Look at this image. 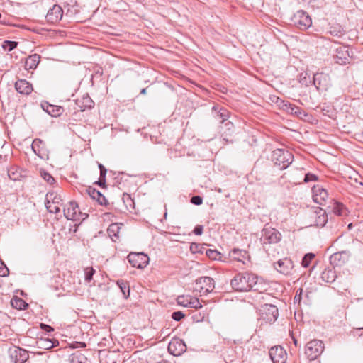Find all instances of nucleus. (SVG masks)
Here are the masks:
<instances>
[{"instance_id":"obj_50","label":"nucleus","mask_w":363,"mask_h":363,"mask_svg":"<svg viewBox=\"0 0 363 363\" xmlns=\"http://www.w3.org/2000/svg\"><path fill=\"white\" fill-rule=\"evenodd\" d=\"M294 114L299 117H302V116H308V114L306 113V112L303 109H301L298 107H297L296 110L294 112Z\"/></svg>"},{"instance_id":"obj_58","label":"nucleus","mask_w":363,"mask_h":363,"mask_svg":"<svg viewBox=\"0 0 363 363\" xmlns=\"http://www.w3.org/2000/svg\"><path fill=\"white\" fill-rule=\"evenodd\" d=\"M194 246H195V247H196V248H197V247H198V245H197L196 244H191V247H190V248H191V251H193V252H194Z\"/></svg>"},{"instance_id":"obj_64","label":"nucleus","mask_w":363,"mask_h":363,"mask_svg":"<svg viewBox=\"0 0 363 363\" xmlns=\"http://www.w3.org/2000/svg\"><path fill=\"white\" fill-rule=\"evenodd\" d=\"M1 157H1V155H0V160L1 159Z\"/></svg>"},{"instance_id":"obj_61","label":"nucleus","mask_w":363,"mask_h":363,"mask_svg":"<svg viewBox=\"0 0 363 363\" xmlns=\"http://www.w3.org/2000/svg\"><path fill=\"white\" fill-rule=\"evenodd\" d=\"M77 344H79L81 345V347H85L86 344L84 342H77Z\"/></svg>"},{"instance_id":"obj_16","label":"nucleus","mask_w":363,"mask_h":363,"mask_svg":"<svg viewBox=\"0 0 363 363\" xmlns=\"http://www.w3.org/2000/svg\"><path fill=\"white\" fill-rule=\"evenodd\" d=\"M63 10L59 5H54L52 8L49 9L46 15V20L51 23H55L62 19Z\"/></svg>"},{"instance_id":"obj_54","label":"nucleus","mask_w":363,"mask_h":363,"mask_svg":"<svg viewBox=\"0 0 363 363\" xmlns=\"http://www.w3.org/2000/svg\"><path fill=\"white\" fill-rule=\"evenodd\" d=\"M106 172H107V170H106V168L104 169L100 170V176H99V177L105 178L106 179Z\"/></svg>"},{"instance_id":"obj_11","label":"nucleus","mask_w":363,"mask_h":363,"mask_svg":"<svg viewBox=\"0 0 363 363\" xmlns=\"http://www.w3.org/2000/svg\"><path fill=\"white\" fill-rule=\"evenodd\" d=\"M294 23L301 30L308 28L311 24L312 21L309 15L304 11H298L294 16Z\"/></svg>"},{"instance_id":"obj_3","label":"nucleus","mask_w":363,"mask_h":363,"mask_svg":"<svg viewBox=\"0 0 363 363\" xmlns=\"http://www.w3.org/2000/svg\"><path fill=\"white\" fill-rule=\"evenodd\" d=\"M282 235L276 228L266 225L261 232L260 240L263 244H276L281 241Z\"/></svg>"},{"instance_id":"obj_45","label":"nucleus","mask_w":363,"mask_h":363,"mask_svg":"<svg viewBox=\"0 0 363 363\" xmlns=\"http://www.w3.org/2000/svg\"><path fill=\"white\" fill-rule=\"evenodd\" d=\"M316 180H318V176L314 174H312V173L306 174L304 179H303L305 183H308L310 182L316 181Z\"/></svg>"},{"instance_id":"obj_43","label":"nucleus","mask_w":363,"mask_h":363,"mask_svg":"<svg viewBox=\"0 0 363 363\" xmlns=\"http://www.w3.org/2000/svg\"><path fill=\"white\" fill-rule=\"evenodd\" d=\"M95 273V270L92 267L86 268L85 269V280L86 281H90L92 278L93 275Z\"/></svg>"},{"instance_id":"obj_5","label":"nucleus","mask_w":363,"mask_h":363,"mask_svg":"<svg viewBox=\"0 0 363 363\" xmlns=\"http://www.w3.org/2000/svg\"><path fill=\"white\" fill-rule=\"evenodd\" d=\"M324 350V344L321 340H313L308 342L305 348V354L310 360L315 359Z\"/></svg>"},{"instance_id":"obj_17","label":"nucleus","mask_w":363,"mask_h":363,"mask_svg":"<svg viewBox=\"0 0 363 363\" xmlns=\"http://www.w3.org/2000/svg\"><path fill=\"white\" fill-rule=\"evenodd\" d=\"M349 251L344 250L335 252L330 257V263L334 267L341 266L349 259Z\"/></svg>"},{"instance_id":"obj_13","label":"nucleus","mask_w":363,"mask_h":363,"mask_svg":"<svg viewBox=\"0 0 363 363\" xmlns=\"http://www.w3.org/2000/svg\"><path fill=\"white\" fill-rule=\"evenodd\" d=\"M269 354L273 363H285L286 360V352L281 346L271 347Z\"/></svg>"},{"instance_id":"obj_19","label":"nucleus","mask_w":363,"mask_h":363,"mask_svg":"<svg viewBox=\"0 0 363 363\" xmlns=\"http://www.w3.org/2000/svg\"><path fill=\"white\" fill-rule=\"evenodd\" d=\"M86 193L94 200H96L100 205L106 206L108 202L105 196L97 189L91 186L85 189Z\"/></svg>"},{"instance_id":"obj_38","label":"nucleus","mask_w":363,"mask_h":363,"mask_svg":"<svg viewBox=\"0 0 363 363\" xmlns=\"http://www.w3.org/2000/svg\"><path fill=\"white\" fill-rule=\"evenodd\" d=\"M190 296H179L177 298L178 305L188 308Z\"/></svg>"},{"instance_id":"obj_47","label":"nucleus","mask_w":363,"mask_h":363,"mask_svg":"<svg viewBox=\"0 0 363 363\" xmlns=\"http://www.w3.org/2000/svg\"><path fill=\"white\" fill-rule=\"evenodd\" d=\"M191 203L194 205L199 206L203 203V199L200 196H194L191 198Z\"/></svg>"},{"instance_id":"obj_60","label":"nucleus","mask_w":363,"mask_h":363,"mask_svg":"<svg viewBox=\"0 0 363 363\" xmlns=\"http://www.w3.org/2000/svg\"><path fill=\"white\" fill-rule=\"evenodd\" d=\"M292 340H293L294 345L296 346L297 343H298L297 340L294 337H292Z\"/></svg>"},{"instance_id":"obj_26","label":"nucleus","mask_w":363,"mask_h":363,"mask_svg":"<svg viewBox=\"0 0 363 363\" xmlns=\"http://www.w3.org/2000/svg\"><path fill=\"white\" fill-rule=\"evenodd\" d=\"M40 60V56L38 54H33L28 56L25 62V69H35L38 65Z\"/></svg>"},{"instance_id":"obj_53","label":"nucleus","mask_w":363,"mask_h":363,"mask_svg":"<svg viewBox=\"0 0 363 363\" xmlns=\"http://www.w3.org/2000/svg\"><path fill=\"white\" fill-rule=\"evenodd\" d=\"M96 184L101 186V187H105L106 186V179L105 178H101V177H99V181L96 182Z\"/></svg>"},{"instance_id":"obj_55","label":"nucleus","mask_w":363,"mask_h":363,"mask_svg":"<svg viewBox=\"0 0 363 363\" xmlns=\"http://www.w3.org/2000/svg\"><path fill=\"white\" fill-rule=\"evenodd\" d=\"M297 108V106H296L295 105H291V107L289 108V111H288L289 113H291V114H294V112L296 110Z\"/></svg>"},{"instance_id":"obj_21","label":"nucleus","mask_w":363,"mask_h":363,"mask_svg":"<svg viewBox=\"0 0 363 363\" xmlns=\"http://www.w3.org/2000/svg\"><path fill=\"white\" fill-rule=\"evenodd\" d=\"M335 58L337 63L340 65L346 64L347 61L350 58L349 48L345 46H339L337 48Z\"/></svg>"},{"instance_id":"obj_35","label":"nucleus","mask_w":363,"mask_h":363,"mask_svg":"<svg viewBox=\"0 0 363 363\" xmlns=\"http://www.w3.org/2000/svg\"><path fill=\"white\" fill-rule=\"evenodd\" d=\"M120 229H121V228L118 223H112L108 226L107 230H108V233L109 236L117 237L118 234L119 233Z\"/></svg>"},{"instance_id":"obj_30","label":"nucleus","mask_w":363,"mask_h":363,"mask_svg":"<svg viewBox=\"0 0 363 363\" xmlns=\"http://www.w3.org/2000/svg\"><path fill=\"white\" fill-rule=\"evenodd\" d=\"M116 284L121 289L123 297L125 298H128V297L130 296V288L128 283L123 279H120L117 281Z\"/></svg>"},{"instance_id":"obj_31","label":"nucleus","mask_w":363,"mask_h":363,"mask_svg":"<svg viewBox=\"0 0 363 363\" xmlns=\"http://www.w3.org/2000/svg\"><path fill=\"white\" fill-rule=\"evenodd\" d=\"M62 201L60 196L55 194L53 192L48 193L46 194L45 202H50L51 204L59 205Z\"/></svg>"},{"instance_id":"obj_49","label":"nucleus","mask_w":363,"mask_h":363,"mask_svg":"<svg viewBox=\"0 0 363 363\" xmlns=\"http://www.w3.org/2000/svg\"><path fill=\"white\" fill-rule=\"evenodd\" d=\"M203 225H197L194 229V233L196 235H201L203 233Z\"/></svg>"},{"instance_id":"obj_23","label":"nucleus","mask_w":363,"mask_h":363,"mask_svg":"<svg viewBox=\"0 0 363 363\" xmlns=\"http://www.w3.org/2000/svg\"><path fill=\"white\" fill-rule=\"evenodd\" d=\"M76 104L79 107V111H84L86 109H90L94 106V101L91 99V97L86 94L83 96L81 99H77L76 101Z\"/></svg>"},{"instance_id":"obj_46","label":"nucleus","mask_w":363,"mask_h":363,"mask_svg":"<svg viewBox=\"0 0 363 363\" xmlns=\"http://www.w3.org/2000/svg\"><path fill=\"white\" fill-rule=\"evenodd\" d=\"M0 266V277H6L9 274V270L6 266V264L1 262Z\"/></svg>"},{"instance_id":"obj_63","label":"nucleus","mask_w":363,"mask_h":363,"mask_svg":"<svg viewBox=\"0 0 363 363\" xmlns=\"http://www.w3.org/2000/svg\"><path fill=\"white\" fill-rule=\"evenodd\" d=\"M167 213H164V218H167Z\"/></svg>"},{"instance_id":"obj_4","label":"nucleus","mask_w":363,"mask_h":363,"mask_svg":"<svg viewBox=\"0 0 363 363\" xmlns=\"http://www.w3.org/2000/svg\"><path fill=\"white\" fill-rule=\"evenodd\" d=\"M64 216L67 220L78 221L80 220H84L87 215L82 213L79 209L78 204L74 201L69 202L64 208Z\"/></svg>"},{"instance_id":"obj_29","label":"nucleus","mask_w":363,"mask_h":363,"mask_svg":"<svg viewBox=\"0 0 363 363\" xmlns=\"http://www.w3.org/2000/svg\"><path fill=\"white\" fill-rule=\"evenodd\" d=\"M11 306L18 310H25L28 304L22 298L18 297L13 298L11 301Z\"/></svg>"},{"instance_id":"obj_52","label":"nucleus","mask_w":363,"mask_h":363,"mask_svg":"<svg viewBox=\"0 0 363 363\" xmlns=\"http://www.w3.org/2000/svg\"><path fill=\"white\" fill-rule=\"evenodd\" d=\"M40 327L42 329L45 330L47 332H52L54 330L53 328L44 323H41Z\"/></svg>"},{"instance_id":"obj_18","label":"nucleus","mask_w":363,"mask_h":363,"mask_svg":"<svg viewBox=\"0 0 363 363\" xmlns=\"http://www.w3.org/2000/svg\"><path fill=\"white\" fill-rule=\"evenodd\" d=\"M313 82L318 90H325L328 86V77L323 73H316L313 75Z\"/></svg>"},{"instance_id":"obj_7","label":"nucleus","mask_w":363,"mask_h":363,"mask_svg":"<svg viewBox=\"0 0 363 363\" xmlns=\"http://www.w3.org/2000/svg\"><path fill=\"white\" fill-rule=\"evenodd\" d=\"M261 318L266 323H274L278 318L279 311L276 306L272 304H264L260 309Z\"/></svg>"},{"instance_id":"obj_62","label":"nucleus","mask_w":363,"mask_h":363,"mask_svg":"<svg viewBox=\"0 0 363 363\" xmlns=\"http://www.w3.org/2000/svg\"><path fill=\"white\" fill-rule=\"evenodd\" d=\"M226 125H230V126H233V124L231 123V122H228Z\"/></svg>"},{"instance_id":"obj_9","label":"nucleus","mask_w":363,"mask_h":363,"mask_svg":"<svg viewBox=\"0 0 363 363\" xmlns=\"http://www.w3.org/2000/svg\"><path fill=\"white\" fill-rule=\"evenodd\" d=\"M9 354L11 361L14 363H24L29 358L27 350L16 346L9 350Z\"/></svg>"},{"instance_id":"obj_25","label":"nucleus","mask_w":363,"mask_h":363,"mask_svg":"<svg viewBox=\"0 0 363 363\" xmlns=\"http://www.w3.org/2000/svg\"><path fill=\"white\" fill-rule=\"evenodd\" d=\"M59 344L57 340H52L49 338H40L36 341L37 347L43 350H50Z\"/></svg>"},{"instance_id":"obj_2","label":"nucleus","mask_w":363,"mask_h":363,"mask_svg":"<svg viewBox=\"0 0 363 363\" xmlns=\"http://www.w3.org/2000/svg\"><path fill=\"white\" fill-rule=\"evenodd\" d=\"M294 159L292 153L288 150L283 149H277L272 152V161L274 164L279 167L280 169H285Z\"/></svg>"},{"instance_id":"obj_39","label":"nucleus","mask_w":363,"mask_h":363,"mask_svg":"<svg viewBox=\"0 0 363 363\" xmlns=\"http://www.w3.org/2000/svg\"><path fill=\"white\" fill-rule=\"evenodd\" d=\"M40 176L43 178L45 181H46L49 184H52L55 183V180L53 177L48 172L45 170H40Z\"/></svg>"},{"instance_id":"obj_51","label":"nucleus","mask_w":363,"mask_h":363,"mask_svg":"<svg viewBox=\"0 0 363 363\" xmlns=\"http://www.w3.org/2000/svg\"><path fill=\"white\" fill-rule=\"evenodd\" d=\"M8 176L12 180H16L18 179V174L12 169L8 170Z\"/></svg>"},{"instance_id":"obj_20","label":"nucleus","mask_w":363,"mask_h":363,"mask_svg":"<svg viewBox=\"0 0 363 363\" xmlns=\"http://www.w3.org/2000/svg\"><path fill=\"white\" fill-rule=\"evenodd\" d=\"M229 256L232 259L240 262L243 264H245L246 261H249L250 259L248 252L246 250L237 248H234L230 251Z\"/></svg>"},{"instance_id":"obj_28","label":"nucleus","mask_w":363,"mask_h":363,"mask_svg":"<svg viewBox=\"0 0 363 363\" xmlns=\"http://www.w3.org/2000/svg\"><path fill=\"white\" fill-rule=\"evenodd\" d=\"M322 279L328 283H332L335 281L337 278L336 272L333 269H325L322 272Z\"/></svg>"},{"instance_id":"obj_36","label":"nucleus","mask_w":363,"mask_h":363,"mask_svg":"<svg viewBox=\"0 0 363 363\" xmlns=\"http://www.w3.org/2000/svg\"><path fill=\"white\" fill-rule=\"evenodd\" d=\"M315 257V254L313 253H307L306 254L301 261L302 267L307 268L309 267L311 260Z\"/></svg>"},{"instance_id":"obj_59","label":"nucleus","mask_w":363,"mask_h":363,"mask_svg":"<svg viewBox=\"0 0 363 363\" xmlns=\"http://www.w3.org/2000/svg\"><path fill=\"white\" fill-rule=\"evenodd\" d=\"M146 90H147V89H146V88L143 89L140 91V94H146Z\"/></svg>"},{"instance_id":"obj_6","label":"nucleus","mask_w":363,"mask_h":363,"mask_svg":"<svg viewBox=\"0 0 363 363\" xmlns=\"http://www.w3.org/2000/svg\"><path fill=\"white\" fill-rule=\"evenodd\" d=\"M215 289V281L213 278L210 277H201L196 281V291H199L202 295H206L212 292Z\"/></svg>"},{"instance_id":"obj_56","label":"nucleus","mask_w":363,"mask_h":363,"mask_svg":"<svg viewBox=\"0 0 363 363\" xmlns=\"http://www.w3.org/2000/svg\"><path fill=\"white\" fill-rule=\"evenodd\" d=\"M362 330H363V327H362V328H356L357 334L359 337H362V336H363V333H359V332H361Z\"/></svg>"},{"instance_id":"obj_37","label":"nucleus","mask_w":363,"mask_h":363,"mask_svg":"<svg viewBox=\"0 0 363 363\" xmlns=\"http://www.w3.org/2000/svg\"><path fill=\"white\" fill-rule=\"evenodd\" d=\"M188 308L199 309L202 308V305L197 298L190 296Z\"/></svg>"},{"instance_id":"obj_48","label":"nucleus","mask_w":363,"mask_h":363,"mask_svg":"<svg viewBox=\"0 0 363 363\" xmlns=\"http://www.w3.org/2000/svg\"><path fill=\"white\" fill-rule=\"evenodd\" d=\"M344 207L342 205H337L336 207L333 208V211L335 214L338 216H342L343 214L342 210Z\"/></svg>"},{"instance_id":"obj_33","label":"nucleus","mask_w":363,"mask_h":363,"mask_svg":"<svg viewBox=\"0 0 363 363\" xmlns=\"http://www.w3.org/2000/svg\"><path fill=\"white\" fill-rule=\"evenodd\" d=\"M206 255L208 257L213 260H220L221 259V254L216 250L208 249L206 251Z\"/></svg>"},{"instance_id":"obj_24","label":"nucleus","mask_w":363,"mask_h":363,"mask_svg":"<svg viewBox=\"0 0 363 363\" xmlns=\"http://www.w3.org/2000/svg\"><path fill=\"white\" fill-rule=\"evenodd\" d=\"M212 110L215 112L214 117L219 120L220 123H223L228 119L230 112L225 108H219L218 106H214Z\"/></svg>"},{"instance_id":"obj_12","label":"nucleus","mask_w":363,"mask_h":363,"mask_svg":"<svg viewBox=\"0 0 363 363\" xmlns=\"http://www.w3.org/2000/svg\"><path fill=\"white\" fill-rule=\"evenodd\" d=\"M186 350L185 342L179 338L172 339L168 345L169 352L174 356H179Z\"/></svg>"},{"instance_id":"obj_34","label":"nucleus","mask_w":363,"mask_h":363,"mask_svg":"<svg viewBox=\"0 0 363 363\" xmlns=\"http://www.w3.org/2000/svg\"><path fill=\"white\" fill-rule=\"evenodd\" d=\"M86 357L81 353L72 354L70 356V363H85Z\"/></svg>"},{"instance_id":"obj_8","label":"nucleus","mask_w":363,"mask_h":363,"mask_svg":"<svg viewBox=\"0 0 363 363\" xmlns=\"http://www.w3.org/2000/svg\"><path fill=\"white\" fill-rule=\"evenodd\" d=\"M128 259L130 264L136 268H144L149 262V257L143 252H131L128 255Z\"/></svg>"},{"instance_id":"obj_27","label":"nucleus","mask_w":363,"mask_h":363,"mask_svg":"<svg viewBox=\"0 0 363 363\" xmlns=\"http://www.w3.org/2000/svg\"><path fill=\"white\" fill-rule=\"evenodd\" d=\"M43 109L51 116L58 117L61 116L64 111V108L60 106H55L51 104L46 105V107H43Z\"/></svg>"},{"instance_id":"obj_15","label":"nucleus","mask_w":363,"mask_h":363,"mask_svg":"<svg viewBox=\"0 0 363 363\" xmlns=\"http://www.w3.org/2000/svg\"><path fill=\"white\" fill-rule=\"evenodd\" d=\"M274 266L277 271L286 275L290 274L294 267L293 262L289 258H284L278 260L274 263Z\"/></svg>"},{"instance_id":"obj_40","label":"nucleus","mask_w":363,"mask_h":363,"mask_svg":"<svg viewBox=\"0 0 363 363\" xmlns=\"http://www.w3.org/2000/svg\"><path fill=\"white\" fill-rule=\"evenodd\" d=\"M18 43L15 41L5 40L3 44V48L6 51H11L17 47Z\"/></svg>"},{"instance_id":"obj_44","label":"nucleus","mask_w":363,"mask_h":363,"mask_svg":"<svg viewBox=\"0 0 363 363\" xmlns=\"http://www.w3.org/2000/svg\"><path fill=\"white\" fill-rule=\"evenodd\" d=\"M184 316L185 315L180 311H174L172 313V318L176 321H180Z\"/></svg>"},{"instance_id":"obj_32","label":"nucleus","mask_w":363,"mask_h":363,"mask_svg":"<svg viewBox=\"0 0 363 363\" xmlns=\"http://www.w3.org/2000/svg\"><path fill=\"white\" fill-rule=\"evenodd\" d=\"M318 213L320 214L316 218V225L323 227L328 221V216L322 209H320V211Z\"/></svg>"},{"instance_id":"obj_10","label":"nucleus","mask_w":363,"mask_h":363,"mask_svg":"<svg viewBox=\"0 0 363 363\" xmlns=\"http://www.w3.org/2000/svg\"><path fill=\"white\" fill-rule=\"evenodd\" d=\"M31 148L33 152L40 159L44 160H48V150L47 149L45 143L41 139H34L31 145Z\"/></svg>"},{"instance_id":"obj_1","label":"nucleus","mask_w":363,"mask_h":363,"mask_svg":"<svg viewBox=\"0 0 363 363\" xmlns=\"http://www.w3.org/2000/svg\"><path fill=\"white\" fill-rule=\"evenodd\" d=\"M257 281L258 277L255 274L243 272L236 274L231 280L230 284L233 289L238 291H257Z\"/></svg>"},{"instance_id":"obj_42","label":"nucleus","mask_w":363,"mask_h":363,"mask_svg":"<svg viewBox=\"0 0 363 363\" xmlns=\"http://www.w3.org/2000/svg\"><path fill=\"white\" fill-rule=\"evenodd\" d=\"M277 103L278 105L283 108L284 110H286V111H289V108L291 107V104L289 101H284L282 99H277Z\"/></svg>"},{"instance_id":"obj_22","label":"nucleus","mask_w":363,"mask_h":363,"mask_svg":"<svg viewBox=\"0 0 363 363\" xmlns=\"http://www.w3.org/2000/svg\"><path fill=\"white\" fill-rule=\"evenodd\" d=\"M16 90L21 94L28 95L33 91L32 84L26 79H18L15 83Z\"/></svg>"},{"instance_id":"obj_14","label":"nucleus","mask_w":363,"mask_h":363,"mask_svg":"<svg viewBox=\"0 0 363 363\" xmlns=\"http://www.w3.org/2000/svg\"><path fill=\"white\" fill-rule=\"evenodd\" d=\"M313 199L314 202L320 205H325L328 198V194L326 189L320 185L314 186L312 189Z\"/></svg>"},{"instance_id":"obj_41","label":"nucleus","mask_w":363,"mask_h":363,"mask_svg":"<svg viewBox=\"0 0 363 363\" xmlns=\"http://www.w3.org/2000/svg\"><path fill=\"white\" fill-rule=\"evenodd\" d=\"M45 204L47 209L50 213H57L60 211V207L58 206V205L51 204L50 202H45Z\"/></svg>"},{"instance_id":"obj_57","label":"nucleus","mask_w":363,"mask_h":363,"mask_svg":"<svg viewBox=\"0 0 363 363\" xmlns=\"http://www.w3.org/2000/svg\"><path fill=\"white\" fill-rule=\"evenodd\" d=\"M98 167H99V170L105 169V167L100 163L98 164Z\"/></svg>"}]
</instances>
